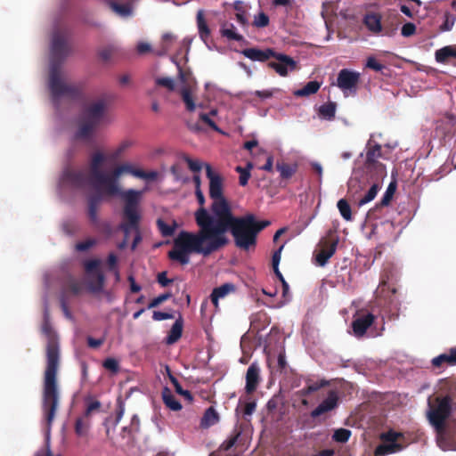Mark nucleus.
<instances>
[{
    "label": "nucleus",
    "instance_id": "f257e3e1",
    "mask_svg": "<svg viewBox=\"0 0 456 456\" xmlns=\"http://www.w3.org/2000/svg\"><path fill=\"white\" fill-rule=\"evenodd\" d=\"M196 224L199 226L197 232L181 231L178 233L168 252L169 259L186 265L190 263L191 254L208 256L225 246V240L218 236L216 224H209L205 212H200Z\"/></svg>",
    "mask_w": 456,
    "mask_h": 456
},
{
    "label": "nucleus",
    "instance_id": "f03ea898",
    "mask_svg": "<svg viewBox=\"0 0 456 456\" xmlns=\"http://www.w3.org/2000/svg\"><path fill=\"white\" fill-rule=\"evenodd\" d=\"M42 331L47 337L45 348L46 366L44 372L42 410L48 429L55 419L60 403L57 374L61 363L60 346L56 333L45 318Z\"/></svg>",
    "mask_w": 456,
    "mask_h": 456
},
{
    "label": "nucleus",
    "instance_id": "7ed1b4c3",
    "mask_svg": "<svg viewBox=\"0 0 456 456\" xmlns=\"http://www.w3.org/2000/svg\"><path fill=\"white\" fill-rule=\"evenodd\" d=\"M254 215L248 214L244 216H234L232 211L216 220L218 236L228 244L225 232L230 231L235 246L242 250H248L256 245L257 234L253 227Z\"/></svg>",
    "mask_w": 456,
    "mask_h": 456
},
{
    "label": "nucleus",
    "instance_id": "20e7f679",
    "mask_svg": "<svg viewBox=\"0 0 456 456\" xmlns=\"http://www.w3.org/2000/svg\"><path fill=\"white\" fill-rule=\"evenodd\" d=\"M141 192L133 189L127 190L121 194V199L124 201V208L122 212V222L119 224V229L124 232L126 239L129 234L134 232L135 236L134 238L131 248L134 250L138 243L142 240L140 232V222L142 215L139 209Z\"/></svg>",
    "mask_w": 456,
    "mask_h": 456
},
{
    "label": "nucleus",
    "instance_id": "39448f33",
    "mask_svg": "<svg viewBox=\"0 0 456 456\" xmlns=\"http://www.w3.org/2000/svg\"><path fill=\"white\" fill-rule=\"evenodd\" d=\"M206 175L209 180V197L213 200L210 210L216 219L232 211L231 205L224 195V178L213 170L212 167L205 164Z\"/></svg>",
    "mask_w": 456,
    "mask_h": 456
},
{
    "label": "nucleus",
    "instance_id": "423d86ee",
    "mask_svg": "<svg viewBox=\"0 0 456 456\" xmlns=\"http://www.w3.org/2000/svg\"><path fill=\"white\" fill-rule=\"evenodd\" d=\"M49 89L53 102L60 98L76 101L81 98L83 86L79 83H67L61 79V70L49 72Z\"/></svg>",
    "mask_w": 456,
    "mask_h": 456
},
{
    "label": "nucleus",
    "instance_id": "0eeeda50",
    "mask_svg": "<svg viewBox=\"0 0 456 456\" xmlns=\"http://www.w3.org/2000/svg\"><path fill=\"white\" fill-rule=\"evenodd\" d=\"M68 31L57 30L53 33L51 44L50 70L60 71L61 65L71 53Z\"/></svg>",
    "mask_w": 456,
    "mask_h": 456
},
{
    "label": "nucleus",
    "instance_id": "6e6552de",
    "mask_svg": "<svg viewBox=\"0 0 456 456\" xmlns=\"http://www.w3.org/2000/svg\"><path fill=\"white\" fill-rule=\"evenodd\" d=\"M452 413V398L448 395L436 398V404H429L428 418L438 433L445 430V422Z\"/></svg>",
    "mask_w": 456,
    "mask_h": 456
},
{
    "label": "nucleus",
    "instance_id": "1a4fd4ad",
    "mask_svg": "<svg viewBox=\"0 0 456 456\" xmlns=\"http://www.w3.org/2000/svg\"><path fill=\"white\" fill-rule=\"evenodd\" d=\"M365 169L368 172H374L377 180L382 179L387 175L386 167L378 159L382 156L381 145L370 141L366 146Z\"/></svg>",
    "mask_w": 456,
    "mask_h": 456
},
{
    "label": "nucleus",
    "instance_id": "9d476101",
    "mask_svg": "<svg viewBox=\"0 0 456 456\" xmlns=\"http://www.w3.org/2000/svg\"><path fill=\"white\" fill-rule=\"evenodd\" d=\"M101 261L98 259L89 260L85 264L86 272L88 273V287L92 292H101L105 283V276L99 270Z\"/></svg>",
    "mask_w": 456,
    "mask_h": 456
},
{
    "label": "nucleus",
    "instance_id": "9b49d317",
    "mask_svg": "<svg viewBox=\"0 0 456 456\" xmlns=\"http://www.w3.org/2000/svg\"><path fill=\"white\" fill-rule=\"evenodd\" d=\"M91 184L96 191H103L110 196L119 195L121 197L124 192L119 191L118 183L102 171L91 175Z\"/></svg>",
    "mask_w": 456,
    "mask_h": 456
},
{
    "label": "nucleus",
    "instance_id": "f8f14e48",
    "mask_svg": "<svg viewBox=\"0 0 456 456\" xmlns=\"http://www.w3.org/2000/svg\"><path fill=\"white\" fill-rule=\"evenodd\" d=\"M376 181L379 180L376 179ZM379 188V183L375 182L365 195L362 198H359L357 194L359 191L362 189L361 183L356 179H351L348 183V194L354 200H356L358 205L361 207L373 200L377 196Z\"/></svg>",
    "mask_w": 456,
    "mask_h": 456
},
{
    "label": "nucleus",
    "instance_id": "ddd939ff",
    "mask_svg": "<svg viewBox=\"0 0 456 456\" xmlns=\"http://www.w3.org/2000/svg\"><path fill=\"white\" fill-rule=\"evenodd\" d=\"M272 58H274L276 61H269L267 67L274 69L281 77L288 76L289 71H293L297 68V61L284 53L275 52Z\"/></svg>",
    "mask_w": 456,
    "mask_h": 456
},
{
    "label": "nucleus",
    "instance_id": "4468645a",
    "mask_svg": "<svg viewBox=\"0 0 456 456\" xmlns=\"http://www.w3.org/2000/svg\"><path fill=\"white\" fill-rule=\"evenodd\" d=\"M360 82V73L348 69H342L337 77V86L344 93L355 92Z\"/></svg>",
    "mask_w": 456,
    "mask_h": 456
},
{
    "label": "nucleus",
    "instance_id": "2eb2a0df",
    "mask_svg": "<svg viewBox=\"0 0 456 456\" xmlns=\"http://www.w3.org/2000/svg\"><path fill=\"white\" fill-rule=\"evenodd\" d=\"M376 317L371 313H358L354 315L352 322V329L356 338H362L365 335L367 330L373 324Z\"/></svg>",
    "mask_w": 456,
    "mask_h": 456
},
{
    "label": "nucleus",
    "instance_id": "dca6fc26",
    "mask_svg": "<svg viewBox=\"0 0 456 456\" xmlns=\"http://www.w3.org/2000/svg\"><path fill=\"white\" fill-rule=\"evenodd\" d=\"M106 111V103L103 100H98L85 108L82 118L99 126Z\"/></svg>",
    "mask_w": 456,
    "mask_h": 456
},
{
    "label": "nucleus",
    "instance_id": "f3484780",
    "mask_svg": "<svg viewBox=\"0 0 456 456\" xmlns=\"http://www.w3.org/2000/svg\"><path fill=\"white\" fill-rule=\"evenodd\" d=\"M62 182L76 189H82L87 183L86 174L83 170L66 168L62 174Z\"/></svg>",
    "mask_w": 456,
    "mask_h": 456
},
{
    "label": "nucleus",
    "instance_id": "a211bd4d",
    "mask_svg": "<svg viewBox=\"0 0 456 456\" xmlns=\"http://www.w3.org/2000/svg\"><path fill=\"white\" fill-rule=\"evenodd\" d=\"M338 396L333 390L329 392L326 399H324L314 411H311L312 418H317L326 412L334 410L338 406Z\"/></svg>",
    "mask_w": 456,
    "mask_h": 456
},
{
    "label": "nucleus",
    "instance_id": "6ab92c4d",
    "mask_svg": "<svg viewBox=\"0 0 456 456\" xmlns=\"http://www.w3.org/2000/svg\"><path fill=\"white\" fill-rule=\"evenodd\" d=\"M260 368L257 363L253 362L249 365L246 373V393H254L260 383Z\"/></svg>",
    "mask_w": 456,
    "mask_h": 456
},
{
    "label": "nucleus",
    "instance_id": "aec40b11",
    "mask_svg": "<svg viewBox=\"0 0 456 456\" xmlns=\"http://www.w3.org/2000/svg\"><path fill=\"white\" fill-rule=\"evenodd\" d=\"M241 53L253 61L265 62L275 54V51L273 48L258 49L252 47L243 49Z\"/></svg>",
    "mask_w": 456,
    "mask_h": 456
},
{
    "label": "nucleus",
    "instance_id": "412c9836",
    "mask_svg": "<svg viewBox=\"0 0 456 456\" xmlns=\"http://www.w3.org/2000/svg\"><path fill=\"white\" fill-rule=\"evenodd\" d=\"M338 243V239L333 240L330 242L325 241L323 243L322 248L315 256L316 263L320 266H324L328 263L329 259L335 254Z\"/></svg>",
    "mask_w": 456,
    "mask_h": 456
},
{
    "label": "nucleus",
    "instance_id": "4be33fe9",
    "mask_svg": "<svg viewBox=\"0 0 456 456\" xmlns=\"http://www.w3.org/2000/svg\"><path fill=\"white\" fill-rule=\"evenodd\" d=\"M395 270L393 266L387 265L384 267L380 273L379 287L381 291H385L386 289L390 290L393 294L397 292V289L394 283Z\"/></svg>",
    "mask_w": 456,
    "mask_h": 456
},
{
    "label": "nucleus",
    "instance_id": "5701e85b",
    "mask_svg": "<svg viewBox=\"0 0 456 456\" xmlns=\"http://www.w3.org/2000/svg\"><path fill=\"white\" fill-rule=\"evenodd\" d=\"M235 285L232 283H224L219 287L215 288L210 295V299L216 308H218V301L220 298H224L230 293L235 291Z\"/></svg>",
    "mask_w": 456,
    "mask_h": 456
},
{
    "label": "nucleus",
    "instance_id": "b1692460",
    "mask_svg": "<svg viewBox=\"0 0 456 456\" xmlns=\"http://www.w3.org/2000/svg\"><path fill=\"white\" fill-rule=\"evenodd\" d=\"M433 367L441 368L444 364L446 365H456V347L449 349L448 353L439 354L431 361Z\"/></svg>",
    "mask_w": 456,
    "mask_h": 456
},
{
    "label": "nucleus",
    "instance_id": "393cba45",
    "mask_svg": "<svg viewBox=\"0 0 456 456\" xmlns=\"http://www.w3.org/2000/svg\"><path fill=\"white\" fill-rule=\"evenodd\" d=\"M193 85L183 86L179 89V94L183 102L185 104V108L188 111L192 112L196 110V104L192 96Z\"/></svg>",
    "mask_w": 456,
    "mask_h": 456
},
{
    "label": "nucleus",
    "instance_id": "a878e982",
    "mask_svg": "<svg viewBox=\"0 0 456 456\" xmlns=\"http://www.w3.org/2000/svg\"><path fill=\"white\" fill-rule=\"evenodd\" d=\"M363 23L374 34H378L382 30L381 16L379 13H367L364 16Z\"/></svg>",
    "mask_w": 456,
    "mask_h": 456
},
{
    "label": "nucleus",
    "instance_id": "bb28decb",
    "mask_svg": "<svg viewBox=\"0 0 456 456\" xmlns=\"http://www.w3.org/2000/svg\"><path fill=\"white\" fill-rule=\"evenodd\" d=\"M183 321L180 316L172 325L168 335L167 336L166 342L167 345H173L176 343L183 334Z\"/></svg>",
    "mask_w": 456,
    "mask_h": 456
},
{
    "label": "nucleus",
    "instance_id": "cd10ccee",
    "mask_svg": "<svg viewBox=\"0 0 456 456\" xmlns=\"http://www.w3.org/2000/svg\"><path fill=\"white\" fill-rule=\"evenodd\" d=\"M404 445L402 444H393V443H386L383 442L381 444L378 445L375 449L376 456H386L388 454L398 452L403 450Z\"/></svg>",
    "mask_w": 456,
    "mask_h": 456
},
{
    "label": "nucleus",
    "instance_id": "c85d7f7f",
    "mask_svg": "<svg viewBox=\"0 0 456 456\" xmlns=\"http://www.w3.org/2000/svg\"><path fill=\"white\" fill-rule=\"evenodd\" d=\"M97 126H96L95 124L91 123L82 118V121L79 125V127L75 136L77 139L88 140L90 139L93 132Z\"/></svg>",
    "mask_w": 456,
    "mask_h": 456
},
{
    "label": "nucleus",
    "instance_id": "c756f323",
    "mask_svg": "<svg viewBox=\"0 0 456 456\" xmlns=\"http://www.w3.org/2000/svg\"><path fill=\"white\" fill-rule=\"evenodd\" d=\"M435 58L439 63H446L450 58H456V47L452 45L444 46L436 51Z\"/></svg>",
    "mask_w": 456,
    "mask_h": 456
},
{
    "label": "nucleus",
    "instance_id": "7c9ffc66",
    "mask_svg": "<svg viewBox=\"0 0 456 456\" xmlns=\"http://www.w3.org/2000/svg\"><path fill=\"white\" fill-rule=\"evenodd\" d=\"M162 399L165 405L175 411L182 409V404L176 400L175 396L172 394L168 387H164L162 390Z\"/></svg>",
    "mask_w": 456,
    "mask_h": 456
},
{
    "label": "nucleus",
    "instance_id": "2f4dec72",
    "mask_svg": "<svg viewBox=\"0 0 456 456\" xmlns=\"http://www.w3.org/2000/svg\"><path fill=\"white\" fill-rule=\"evenodd\" d=\"M219 421V414L214 407L208 408L200 421V426L204 428H208Z\"/></svg>",
    "mask_w": 456,
    "mask_h": 456
},
{
    "label": "nucleus",
    "instance_id": "473e14b6",
    "mask_svg": "<svg viewBox=\"0 0 456 456\" xmlns=\"http://www.w3.org/2000/svg\"><path fill=\"white\" fill-rule=\"evenodd\" d=\"M195 196H196L197 201L200 205L199 209L194 214L195 221H197V216H199L200 212L203 211L208 216L209 224H216V217L214 215H210L208 213V209L205 208L206 200H205V196H204L202 191L201 190L195 191Z\"/></svg>",
    "mask_w": 456,
    "mask_h": 456
},
{
    "label": "nucleus",
    "instance_id": "72a5a7b5",
    "mask_svg": "<svg viewBox=\"0 0 456 456\" xmlns=\"http://www.w3.org/2000/svg\"><path fill=\"white\" fill-rule=\"evenodd\" d=\"M221 35L229 40L242 41L243 37L235 31V27L232 23H224L221 28Z\"/></svg>",
    "mask_w": 456,
    "mask_h": 456
},
{
    "label": "nucleus",
    "instance_id": "f704fd0d",
    "mask_svg": "<svg viewBox=\"0 0 456 456\" xmlns=\"http://www.w3.org/2000/svg\"><path fill=\"white\" fill-rule=\"evenodd\" d=\"M276 169L280 172L281 177L289 179L297 169V164H288L283 161L276 163Z\"/></svg>",
    "mask_w": 456,
    "mask_h": 456
},
{
    "label": "nucleus",
    "instance_id": "c9c22d12",
    "mask_svg": "<svg viewBox=\"0 0 456 456\" xmlns=\"http://www.w3.org/2000/svg\"><path fill=\"white\" fill-rule=\"evenodd\" d=\"M197 25L199 29V35L200 38L204 41L207 40V38L210 35V29L206 22V20L204 18V12L203 10H200L197 13Z\"/></svg>",
    "mask_w": 456,
    "mask_h": 456
},
{
    "label": "nucleus",
    "instance_id": "e433bc0d",
    "mask_svg": "<svg viewBox=\"0 0 456 456\" xmlns=\"http://www.w3.org/2000/svg\"><path fill=\"white\" fill-rule=\"evenodd\" d=\"M321 87V83L318 81H310L301 89L297 90L294 94L297 97H305L314 94L318 92Z\"/></svg>",
    "mask_w": 456,
    "mask_h": 456
},
{
    "label": "nucleus",
    "instance_id": "4c0bfd02",
    "mask_svg": "<svg viewBox=\"0 0 456 456\" xmlns=\"http://www.w3.org/2000/svg\"><path fill=\"white\" fill-rule=\"evenodd\" d=\"M336 102H329L319 108V115L328 120H332L336 114Z\"/></svg>",
    "mask_w": 456,
    "mask_h": 456
},
{
    "label": "nucleus",
    "instance_id": "58836bf2",
    "mask_svg": "<svg viewBox=\"0 0 456 456\" xmlns=\"http://www.w3.org/2000/svg\"><path fill=\"white\" fill-rule=\"evenodd\" d=\"M240 436V432L231 436L220 445L219 449L216 452L212 453V456H222L223 452H228L232 447L235 445Z\"/></svg>",
    "mask_w": 456,
    "mask_h": 456
},
{
    "label": "nucleus",
    "instance_id": "ea45409f",
    "mask_svg": "<svg viewBox=\"0 0 456 456\" xmlns=\"http://www.w3.org/2000/svg\"><path fill=\"white\" fill-rule=\"evenodd\" d=\"M104 160H105V157L102 152L98 151L92 155L91 161H90L91 175L102 171L101 166Z\"/></svg>",
    "mask_w": 456,
    "mask_h": 456
},
{
    "label": "nucleus",
    "instance_id": "a19ab883",
    "mask_svg": "<svg viewBox=\"0 0 456 456\" xmlns=\"http://www.w3.org/2000/svg\"><path fill=\"white\" fill-rule=\"evenodd\" d=\"M252 163L248 162L247 167H242L240 166L236 167L235 171L240 174L239 183L241 186H245L248 184V179L250 177V170L252 169Z\"/></svg>",
    "mask_w": 456,
    "mask_h": 456
},
{
    "label": "nucleus",
    "instance_id": "79ce46f5",
    "mask_svg": "<svg viewBox=\"0 0 456 456\" xmlns=\"http://www.w3.org/2000/svg\"><path fill=\"white\" fill-rule=\"evenodd\" d=\"M337 207H338V209L341 216L346 221H351L353 219L352 209H351V207L346 200H345V199L339 200L337 203Z\"/></svg>",
    "mask_w": 456,
    "mask_h": 456
},
{
    "label": "nucleus",
    "instance_id": "37998d69",
    "mask_svg": "<svg viewBox=\"0 0 456 456\" xmlns=\"http://www.w3.org/2000/svg\"><path fill=\"white\" fill-rule=\"evenodd\" d=\"M404 436L401 432H396L392 429L380 435V440L386 443L399 444L398 440L403 438Z\"/></svg>",
    "mask_w": 456,
    "mask_h": 456
},
{
    "label": "nucleus",
    "instance_id": "c03bdc74",
    "mask_svg": "<svg viewBox=\"0 0 456 456\" xmlns=\"http://www.w3.org/2000/svg\"><path fill=\"white\" fill-rule=\"evenodd\" d=\"M110 8L120 16L126 17L132 13V8L128 4L110 3Z\"/></svg>",
    "mask_w": 456,
    "mask_h": 456
},
{
    "label": "nucleus",
    "instance_id": "a18cd8bd",
    "mask_svg": "<svg viewBox=\"0 0 456 456\" xmlns=\"http://www.w3.org/2000/svg\"><path fill=\"white\" fill-rule=\"evenodd\" d=\"M82 284L76 279H69L64 287L63 294L66 292H70L71 294L77 296L82 291Z\"/></svg>",
    "mask_w": 456,
    "mask_h": 456
},
{
    "label": "nucleus",
    "instance_id": "49530a36",
    "mask_svg": "<svg viewBox=\"0 0 456 456\" xmlns=\"http://www.w3.org/2000/svg\"><path fill=\"white\" fill-rule=\"evenodd\" d=\"M175 37L172 33H165L162 36V45L161 49L157 53L159 55L166 54L169 49L173 42L175 41Z\"/></svg>",
    "mask_w": 456,
    "mask_h": 456
},
{
    "label": "nucleus",
    "instance_id": "de8ad7c7",
    "mask_svg": "<svg viewBox=\"0 0 456 456\" xmlns=\"http://www.w3.org/2000/svg\"><path fill=\"white\" fill-rule=\"evenodd\" d=\"M351 436V431L346 428H338L335 430L332 438L338 443H346Z\"/></svg>",
    "mask_w": 456,
    "mask_h": 456
},
{
    "label": "nucleus",
    "instance_id": "09e8293b",
    "mask_svg": "<svg viewBox=\"0 0 456 456\" xmlns=\"http://www.w3.org/2000/svg\"><path fill=\"white\" fill-rule=\"evenodd\" d=\"M157 225L159 230L160 231L162 236L164 237H169L173 235L175 229V224L169 225L166 222H164L162 219H158Z\"/></svg>",
    "mask_w": 456,
    "mask_h": 456
},
{
    "label": "nucleus",
    "instance_id": "8fccbe9b",
    "mask_svg": "<svg viewBox=\"0 0 456 456\" xmlns=\"http://www.w3.org/2000/svg\"><path fill=\"white\" fill-rule=\"evenodd\" d=\"M89 428L88 421L85 420V417L78 418L75 423V432L77 436H83L86 434Z\"/></svg>",
    "mask_w": 456,
    "mask_h": 456
},
{
    "label": "nucleus",
    "instance_id": "3c124183",
    "mask_svg": "<svg viewBox=\"0 0 456 456\" xmlns=\"http://www.w3.org/2000/svg\"><path fill=\"white\" fill-rule=\"evenodd\" d=\"M456 21V16L451 12H445L444 13V20L443 24L440 26V29L442 31H450Z\"/></svg>",
    "mask_w": 456,
    "mask_h": 456
},
{
    "label": "nucleus",
    "instance_id": "603ef678",
    "mask_svg": "<svg viewBox=\"0 0 456 456\" xmlns=\"http://www.w3.org/2000/svg\"><path fill=\"white\" fill-rule=\"evenodd\" d=\"M183 160L187 163L188 165V167L192 171V172H200L203 167V164L200 161V160H197V159H191L189 156L187 155H184L183 157ZM204 167H205V164H204Z\"/></svg>",
    "mask_w": 456,
    "mask_h": 456
},
{
    "label": "nucleus",
    "instance_id": "864d4df0",
    "mask_svg": "<svg viewBox=\"0 0 456 456\" xmlns=\"http://www.w3.org/2000/svg\"><path fill=\"white\" fill-rule=\"evenodd\" d=\"M395 184L391 183L388 185L386 192L384 193V195H383V197H382V199L380 200V205L381 206H387L390 203V201L392 200V197H393V195L395 193Z\"/></svg>",
    "mask_w": 456,
    "mask_h": 456
},
{
    "label": "nucleus",
    "instance_id": "5fc2aeb1",
    "mask_svg": "<svg viewBox=\"0 0 456 456\" xmlns=\"http://www.w3.org/2000/svg\"><path fill=\"white\" fill-rule=\"evenodd\" d=\"M172 297V294L170 292L163 293L155 298H153L148 305V308H154L159 306L160 304L164 303L167 299H169Z\"/></svg>",
    "mask_w": 456,
    "mask_h": 456
},
{
    "label": "nucleus",
    "instance_id": "6e6d98bb",
    "mask_svg": "<svg viewBox=\"0 0 456 456\" xmlns=\"http://www.w3.org/2000/svg\"><path fill=\"white\" fill-rule=\"evenodd\" d=\"M158 175H159V174L157 171L146 172L142 169H138V171H135L134 173V176L142 178V179H145V180H150V181L156 180Z\"/></svg>",
    "mask_w": 456,
    "mask_h": 456
},
{
    "label": "nucleus",
    "instance_id": "4d7b16f0",
    "mask_svg": "<svg viewBox=\"0 0 456 456\" xmlns=\"http://www.w3.org/2000/svg\"><path fill=\"white\" fill-rule=\"evenodd\" d=\"M269 24V17L265 12H259L255 16L253 25L256 28H265Z\"/></svg>",
    "mask_w": 456,
    "mask_h": 456
},
{
    "label": "nucleus",
    "instance_id": "13d9d810",
    "mask_svg": "<svg viewBox=\"0 0 456 456\" xmlns=\"http://www.w3.org/2000/svg\"><path fill=\"white\" fill-rule=\"evenodd\" d=\"M116 52V48L113 45L106 46L99 51V57L104 61H108L111 59L114 53Z\"/></svg>",
    "mask_w": 456,
    "mask_h": 456
},
{
    "label": "nucleus",
    "instance_id": "bf43d9fd",
    "mask_svg": "<svg viewBox=\"0 0 456 456\" xmlns=\"http://www.w3.org/2000/svg\"><path fill=\"white\" fill-rule=\"evenodd\" d=\"M102 366L113 373H117L119 370L118 362L115 358H107L104 360Z\"/></svg>",
    "mask_w": 456,
    "mask_h": 456
},
{
    "label": "nucleus",
    "instance_id": "052dcab7",
    "mask_svg": "<svg viewBox=\"0 0 456 456\" xmlns=\"http://www.w3.org/2000/svg\"><path fill=\"white\" fill-rule=\"evenodd\" d=\"M156 84L159 86L167 88L169 91H174L175 88V82L170 77H158L156 79Z\"/></svg>",
    "mask_w": 456,
    "mask_h": 456
},
{
    "label": "nucleus",
    "instance_id": "680f3d73",
    "mask_svg": "<svg viewBox=\"0 0 456 456\" xmlns=\"http://www.w3.org/2000/svg\"><path fill=\"white\" fill-rule=\"evenodd\" d=\"M329 385V382L325 379H321L320 381L313 382L311 379L306 380V386L310 387V391L312 393L318 391L322 387H324Z\"/></svg>",
    "mask_w": 456,
    "mask_h": 456
},
{
    "label": "nucleus",
    "instance_id": "e2e57ef3",
    "mask_svg": "<svg viewBox=\"0 0 456 456\" xmlns=\"http://www.w3.org/2000/svg\"><path fill=\"white\" fill-rule=\"evenodd\" d=\"M415 32H416V26L411 22H407V23L403 24L402 27V29H401V34L405 37L414 35Z\"/></svg>",
    "mask_w": 456,
    "mask_h": 456
},
{
    "label": "nucleus",
    "instance_id": "0e129e2a",
    "mask_svg": "<svg viewBox=\"0 0 456 456\" xmlns=\"http://www.w3.org/2000/svg\"><path fill=\"white\" fill-rule=\"evenodd\" d=\"M95 244V240L94 239H88L85 241H81L77 243L76 249L80 252H84L91 248Z\"/></svg>",
    "mask_w": 456,
    "mask_h": 456
},
{
    "label": "nucleus",
    "instance_id": "69168bd1",
    "mask_svg": "<svg viewBox=\"0 0 456 456\" xmlns=\"http://www.w3.org/2000/svg\"><path fill=\"white\" fill-rule=\"evenodd\" d=\"M100 408L101 403L97 400L88 403L85 411V418H88L92 412L98 411Z\"/></svg>",
    "mask_w": 456,
    "mask_h": 456
},
{
    "label": "nucleus",
    "instance_id": "338daca9",
    "mask_svg": "<svg viewBox=\"0 0 456 456\" xmlns=\"http://www.w3.org/2000/svg\"><path fill=\"white\" fill-rule=\"evenodd\" d=\"M366 67L375 71H381L384 65L379 63L374 57H369L366 62Z\"/></svg>",
    "mask_w": 456,
    "mask_h": 456
},
{
    "label": "nucleus",
    "instance_id": "774afa93",
    "mask_svg": "<svg viewBox=\"0 0 456 456\" xmlns=\"http://www.w3.org/2000/svg\"><path fill=\"white\" fill-rule=\"evenodd\" d=\"M102 200V191H97L95 193H94L93 195L89 196V198H88V206H94V207H97L98 208V206L101 203Z\"/></svg>",
    "mask_w": 456,
    "mask_h": 456
}]
</instances>
